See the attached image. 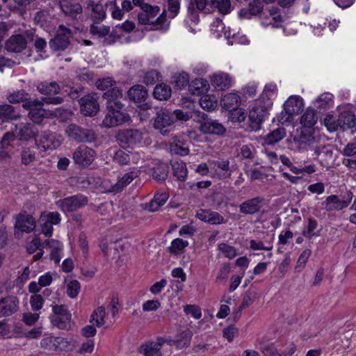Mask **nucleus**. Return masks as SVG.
<instances>
[{
	"instance_id": "nucleus-1",
	"label": "nucleus",
	"mask_w": 356,
	"mask_h": 356,
	"mask_svg": "<svg viewBox=\"0 0 356 356\" xmlns=\"http://www.w3.org/2000/svg\"><path fill=\"white\" fill-rule=\"evenodd\" d=\"M192 333L186 330L179 332L175 339H165L158 338L155 342H150L142 345L140 347V353L144 356H162L161 346L168 343L170 346H175L177 348L182 349L188 347L191 343Z\"/></svg>"
},
{
	"instance_id": "nucleus-2",
	"label": "nucleus",
	"mask_w": 356,
	"mask_h": 356,
	"mask_svg": "<svg viewBox=\"0 0 356 356\" xmlns=\"http://www.w3.org/2000/svg\"><path fill=\"white\" fill-rule=\"evenodd\" d=\"M284 106V111L278 117L279 122L282 124L291 122L293 115L299 113L302 110L303 99L298 95H291L286 101Z\"/></svg>"
},
{
	"instance_id": "nucleus-3",
	"label": "nucleus",
	"mask_w": 356,
	"mask_h": 356,
	"mask_svg": "<svg viewBox=\"0 0 356 356\" xmlns=\"http://www.w3.org/2000/svg\"><path fill=\"white\" fill-rule=\"evenodd\" d=\"M62 143V136L50 131H42L35 138V145L42 151L58 148Z\"/></svg>"
},
{
	"instance_id": "nucleus-4",
	"label": "nucleus",
	"mask_w": 356,
	"mask_h": 356,
	"mask_svg": "<svg viewBox=\"0 0 356 356\" xmlns=\"http://www.w3.org/2000/svg\"><path fill=\"white\" fill-rule=\"evenodd\" d=\"M41 347L51 351L70 350L72 346L70 341L62 337L45 334L40 341Z\"/></svg>"
},
{
	"instance_id": "nucleus-5",
	"label": "nucleus",
	"mask_w": 356,
	"mask_h": 356,
	"mask_svg": "<svg viewBox=\"0 0 356 356\" xmlns=\"http://www.w3.org/2000/svg\"><path fill=\"white\" fill-rule=\"evenodd\" d=\"M37 90L42 95L48 96L43 99L47 104H60L63 102V99L60 97H51L58 94L60 90L56 82H40L37 85Z\"/></svg>"
},
{
	"instance_id": "nucleus-6",
	"label": "nucleus",
	"mask_w": 356,
	"mask_h": 356,
	"mask_svg": "<svg viewBox=\"0 0 356 356\" xmlns=\"http://www.w3.org/2000/svg\"><path fill=\"white\" fill-rule=\"evenodd\" d=\"M352 198L351 193H349L346 196L331 195L325 199L322 202V206L327 211H339L348 207Z\"/></svg>"
},
{
	"instance_id": "nucleus-7",
	"label": "nucleus",
	"mask_w": 356,
	"mask_h": 356,
	"mask_svg": "<svg viewBox=\"0 0 356 356\" xmlns=\"http://www.w3.org/2000/svg\"><path fill=\"white\" fill-rule=\"evenodd\" d=\"M88 202L87 197L78 194L59 200L56 202V204L63 212H72L84 207L88 204Z\"/></svg>"
},
{
	"instance_id": "nucleus-8",
	"label": "nucleus",
	"mask_w": 356,
	"mask_h": 356,
	"mask_svg": "<svg viewBox=\"0 0 356 356\" xmlns=\"http://www.w3.org/2000/svg\"><path fill=\"white\" fill-rule=\"evenodd\" d=\"M54 315L51 322L54 326L59 329L70 330L71 328V314L65 305H56L53 307Z\"/></svg>"
},
{
	"instance_id": "nucleus-9",
	"label": "nucleus",
	"mask_w": 356,
	"mask_h": 356,
	"mask_svg": "<svg viewBox=\"0 0 356 356\" xmlns=\"http://www.w3.org/2000/svg\"><path fill=\"white\" fill-rule=\"evenodd\" d=\"M65 132L68 137L72 138L77 142L92 143L96 139V136L93 131L83 129L74 124L68 125Z\"/></svg>"
},
{
	"instance_id": "nucleus-10",
	"label": "nucleus",
	"mask_w": 356,
	"mask_h": 356,
	"mask_svg": "<svg viewBox=\"0 0 356 356\" xmlns=\"http://www.w3.org/2000/svg\"><path fill=\"white\" fill-rule=\"evenodd\" d=\"M175 122L172 113L166 108L159 109L156 115L154 121V127L159 130L163 135L169 133L168 127H171Z\"/></svg>"
},
{
	"instance_id": "nucleus-11",
	"label": "nucleus",
	"mask_w": 356,
	"mask_h": 356,
	"mask_svg": "<svg viewBox=\"0 0 356 356\" xmlns=\"http://www.w3.org/2000/svg\"><path fill=\"white\" fill-rule=\"evenodd\" d=\"M60 220V216L58 212H42L39 219L42 232L47 237L51 236L54 231L53 226L58 225Z\"/></svg>"
},
{
	"instance_id": "nucleus-12",
	"label": "nucleus",
	"mask_w": 356,
	"mask_h": 356,
	"mask_svg": "<svg viewBox=\"0 0 356 356\" xmlns=\"http://www.w3.org/2000/svg\"><path fill=\"white\" fill-rule=\"evenodd\" d=\"M262 99H256L249 113V120L252 123V128L257 129L268 115L271 107H266Z\"/></svg>"
},
{
	"instance_id": "nucleus-13",
	"label": "nucleus",
	"mask_w": 356,
	"mask_h": 356,
	"mask_svg": "<svg viewBox=\"0 0 356 356\" xmlns=\"http://www.w3.org/2000/svg\"><path fill=\"white\" fill-rule=\"evenodd\" d=\"M108 113L105 116L103 124L107 127H113L120 125L130 120V116L122 111V108H117V107L107 108Z\"/></svg>"
},
{
	"instance_id": "nucleus-14",
	"label": "nucleus",
	"mask_w": 356,
	"mask_h": 356,
	"mask_svg": "<svg viewBox=\"0 0 356 356\" xmlns=\"http://www.w3.org/2000/svg\"><path fill=\"white\" fill-rule=\"evenodd\" d=\"M211 164V177L219 180H226L231 177L232 171L228 160L213 161Z\"/></svg>"
},
{
	"instance_id": "nucleus-15",
	"label": "nucleus",
	"mask_w": 356,
	"mask_h": 356,
	"mask_svg": "<svg viewBox=\"0 0 356 356\" xmlns=\"http://www.w3.org/2000/svg\"><path fill=\"white\" fill-rule=\"evenodd\" d=\"M97 98L96 94L92 93L80 99L81 112L83 115L93 116L97 113L99 109Z\"/></svg>"
},
{
	"instance_id": "nucleus-16",
	"label": "nucleus",
	"mask_w": 356,
	"mask_h": 356,
	"mask_svg": "<svg viewBox=\"0 0 356 356\" xmlns=\"http://www.w3.org/2000/svg\"><path fill=\"white\" fill-rule=\"evenodd\" d=\"M43 102L38 99L27 101L23 104V107L29 110V117L34 122L39 124L46 115L45 111L42 108Z\"/></svg>"
},
{
	"instance_id": "nucleus-17",
	"label": "nucleus",
	"mask_w": 356,
	"mask_h": 356,
	"mask_svg": "<svg viewBox=\"0 0 356 356\" xmlns=\"http://www.w3.org/2000/svg\"><path fill=\"white\" fill-rule=\"evenodd\" d=\"M96 156L92 149L86 146H79L73 154V159L76 164L88 166L92 163Z\"/></svg>"
},
{
	"instance_id": "nucleus-18",
	"label": "nucleus",
	"mask_w": 356,
	"mask_h": 356,
	"mask_svg": "<svg viewBox=\"0 0 356 356\" xmlns=\"http://www.w3.org/2000/svg\"><path fill=\"white\" fill-rule=\"evenodd\" d=\"M118 140L121 143L139 146L143 144V133L138 129L120 131L118 134Z\"/></svg>"
},
{
	"instance_id": "nucleus-19",
	"label": "nucleus",
	"mask_w": 356,
	"mask_h": 356,
	"mask_svg": "<svg viewBox=\"0 0 356 356\" xmlns=\"http://www.w3.org/2000/svg\"><path fill=\"white\" fill-rule=\"evenodd\" d=\"M343 156L348 158L342 159V164L348 170L353 172L356 170V138L349 142L341 152Z\"/></svg>"
},
{
	"instance_id": "nucleus-20",
	"label": "nucleus",
	"mask_w": 356,
	"mask_h": 356,
	"mask_svg": "<svg viewBox=\"0 0 356 356\" xmlns=\"http://www.w3.org/2000/svg\"><path fill=\"white\" fill-rule=\"evenodd\" d=\"M36 225L34 218L26 213H19L15 216V228L22 232L30 233L33 232Z\"/></svg>"
},
{
	"instance_id": "nucleus-21",
	"label": "nucleus",
	"mask_w": 356,
	"mask_h": 356,
	"mask_svg": "<svg viewBox=\"0 0 356 356\" xmlns=\"http://www.w3.org/2000/svg\"><path fill=\"white\" fill-rule=\"evenodd\" d=\"M16 138L19 140L27 141L35 138L38 133V129L31 123H20L14 126Z\"/></svg>"
},
{
	"instance_id": "nucleus-22",
	"label": "nucleus",
	"mask_w": 356,
	"mask_h": 356,
	"mask_svg": "<svg viewBox=\"0 0 356 356\" xmlns=\"http://www.w3.org/2000/svg\"><path fill=\"white\" fill-rule=\"evenodd\" d=\"M200 131L204 134L222 135L225 131L224 126L216 120L203 118L200 122Z\"/></svg>"
},
{
	"instance_id": "nucleus-23",
	"label": "nucleus",
	"mask_w": 356,
	"mask_h": 356,
	"mask_svg": "<svg viewBox=\"0 0 356 356\" xmlns=\"http://www.w3.org/2000/svg\"><path fill=\"white\" fill-rule=\"evenodd\" d=\"M143 13H140L138 15V22L141 24H154V19L159 13V6H152L149 4L143 6Z\"/></svg>"
},
{
	"instance_id": "nucleus-24",
	"label": "nucleus",
	"mask_w": 356,
	"mask_h": 356,
	"mask_svg": "<svg viewBox=\"0 0 356 356\" xmlns=\"http://www.w3.org/2000/svg\"><path fill=\"white\" fill-rule=\"evenodd\" d=\"M264 199L261 197H257L245 201L239 205L240 212L245 214H254L258 212L263 204Z\"/></svg>"
},
{
	"instance_id": "nucleus-25",
	"label": "nucleus",
	"mask_w": 356,
	"mask_h": 356,
	"mask_svg": "<svg viewBox=\"0 0 356 356\" xmlns=\"http://www.w3.org/2000/svg\"><path fill=\"white\" fill-rule=\"evenodd\" d=\"M104 98L106 99L107 108L117 107V108H122L123 104L120 99L122 97V90L118 88H113L104 94Z\"/></svg>"
},
{
	"instance_id": "nucleus-26",
	"label": "nucleus",
	"mask_w": 356,
	"mask_h": 356,
	"mask_svg": "<svg viewBox=\"0 0 356 356\" xmlns=\"http://www.w3.org/2000/svg\"><path fill=\"white\" fill-rule=\"evenodd\" d=\"M138 177V172L134 171L129 172L120 178L115 184L107 189L108 193H117L121 192L135 178Z\"/></svg>"
},
{
	"instance_id": "nucleus-27",
	"label": "nucleus",
	"mask_w": 356,
	"mask_h": 356,
	"mask_svg": "<svg viewBox=\"0 0 356 356\" xmlns=\"http://www.w3.org/2000/svg\"><path fill=\"white\" fill-rule=\"evenodd\" d=\"M26 47V38L21 34L12 35L6 42V49L11 52H21Z\"/></svg>"
},
{
	"instance_id": "nucleus-28",
	"label": "nucleus",
	"mask_w": 356,
	"mask_h": 356,
	"mask_svg": "<svg viewBox=\"0 0 356 356\" xmlns=\"http://www.w3.org/2000/svg\"><path fill=\"white\" fill-rule=\"evenodd\" d=\"M200 220L211 225H220L225 222L224 218L218 212L209 210H200L196 214Z\"/></svg>"
},
{
	"instance_id": "nucleus-29",
	"label": "nucleus",
	"mask_w": 356,
	"mask_h": 356,
	"mask_svg": "<svg viewBox=\"0 0 356 356\" xmlns=\"http://www.w3.org/2000/svg\"><path fill=\"white\" fill-rule=\"evenodd\" d=\"M211 82L214 87L225 90L232 86L233 79L228 74L220 72L212 76Z\"/></svg>"
},
{
	"instance_id": "nucleus-30",
	"label": "nucleus",
	"mask_w": 356,
	"mask_h": 356,
	"mask_svg": "<svg viewBox=\"0 0 356 356\" xmlns=\"http://www.w3.org/2000/svg\"><path fill=\"white\" fill-rule=\"evenodd\" d=\"M277 94V87L275 83L266 84L264 89L258 99H262L266 107H272L273 99H275Z\"/></svg>"
},
{
	"instance_id": "nucleus-31",
	"label": "nucleus",
	"mask_w": 356,
	"mask_h": 356,
	"mask_svg": "<svg viewBox=\"0 0 356 356\" xmlns=\"http://www.w3.org/2000/svg\"><path fill=\"white\" fill-rule=\"evenodd\" d=\"M38 159V153L33 147H23L20 151V162L22 165H33Z\"/></svg>"
},
{
	"instance_id": "nucleus-32",
	"label": "nucleus",
	"mask_w": 356,
	"mask_h": 356,
	"mask_svg": "<svg viewBox=\"0 0 356 356\" xmlns=\"http://www.w3.org/2000/svg\"><path fill=\"white\" fill-rule=\"evenodd\" d=\"M338 125L339 129L345 131L355 126L356 116L350 111H343L338 117Z\"/></svg>"
},
{
	"instance_id": "nucleus-33",
	"label": "nucleus",
	"mask_w": 356,
	"mask_h": 356,
	"mask_svg": "<svg viewBox=\"0 0 356 356\" xmlns=\"http://www.w3.org/2000/svg\"><path fill=\"white\" fill-rule=\"evenodd\" d=\"M170 151L172 154L186 156L189 153V149L186 143L181 136H175L170 144Z\"/></svg>"
},
{
	"instance_id": "nucleus-34",
	"label": "nucleus",
	"mask_w": 356,
	"mask_h": 356,
	"mask_svg": "<svg viewBox=\"0 0 356 356\" xmlns=\"http://www.w3.org/2000/svg\"><path fill=\"white\" fill-rule=\"evenodd\" d=\"M240 96L236 92H230L225 95L221 100V106L226 110H234L240 105Z\"/></svg>"
},
{
	"instance_id": "nucleus-35",
	"label": "nucleus",
	"mask_w": 356,
	"mask_h": 356,
	"mask_svg": "<svg viewBox=\"0 0 356 356\" xmlns=\"http://www.w3.org/2000/svg\"><path fill=\"white\" fill-rule=\"evenodd\" d=\"M70 44L69 37L66 34H58L49 41L50 48L55 51H64Z\"/></svg>"
},
{
	"instance_id": "nucleus-36",
	"label": "nucleus",
	"mask_w": 356,
	"mask_h": 356,
	"mask_svg": "<svg viewBox=\"0 0 356 356\" xmlns=\"http://www.w3.org/2000/svg\"><path fill=\"white\" fill-rule=\"evenodd\" d=\"M88 8H91V17L94 21L99 22L106 18V13L102 4L90 0L88 3Z\"/></svg>"
},
{
	"instance_id": "nucleus-37",
	"label": "nucleus",
	"mask_w": 356,
	"mask_h": 356,
	"mask_svg": "<svg viewBox=\"0 0 356 356\" xmlns=\"http://www.w3.org/2000/svg\"><path fill=\"white\" fill-rule=\"evenodd\" d=\"M168 197V194L166 193H158L146 205L145 209L151 212L156 211L166 202Z\"/></svg>"
},
{
	"instance_id": "nucleus-38",
	"label": "nucleus",
	"mask_w": 356,
	"mask_h": 356,
	"mask_svg": "<svg viewBox=\"0 0 356 356\" xmlns=\"http://www.w3.org/2000/svg\"><path fill=\"white\" fill-rule=\"evenodd\" d=\"M127 95L131 100L135 102H140L146 98L147 91L144 86L136 85L129 90Z\"/></svg>"
},
{
	"instance_id": "nucleus-39",
	"label": "nucleus",
	"mask_w": 356,
	"mask_h": 356,
	"mask_svg": "<svg viewBox=\"0 0 356 356\" xmlns=\"http://www.w3.org/2000/svg\"><path fill=\"white\" fill-rule=\"evenodd\" d=\"M263 10V6L259 0H253L249 3L248 9H241L239 15L245 18H250L252 15L259 14Z\"/></svg>"
},
{
	"instance_id": "nucleus-40",
	"label": "nucleus",
	"mask_w": 356,
	"mask_h": 356,
	"mask_svg": "<svg viewBox=\"0 0 356 356\" xmlns=\"http://www.w3.org/2000/svg\"><path fill=\"white\" fill-rule=\"evenodd\" d=\"M171 88L165 83L157 84L154 90L153 96L159 100H167L171 97Z\"/></svg>"
},
{
	"instance_id": "nucleus-41",
	"label": "nucleus",
	"mask_w": 356,
	"mask_h": 356,
	"mask_svg": "<svg viewBox=\"0 0 356 356\" xmlns=\"http://www.w3.org/2000/svg\"><path fill=\"white\" fill-rule=\"evenodd\" d=\"M1 316H9L16 312L17 304L15 298H8L1 300Z\"/></svg>"
},
{
	"instance_id": "nucleus-42",
	"label": "nucleus",
	"mask_w": 356,
	"mask_h": 356,
	"mask_svg": "<svg viewBox=\"0 0 356 356\" xmlns=\"http://www.w3.org/2000/svg\"><path fill=\"white\" fill-rule=\"evenodd\" d=\"M19 118L20 115L15 111L13 106L9 104L0 106V119L3 121L17 120Z\"/></svg>"
},
{
	"instance_id": "nucleus-43",
	"label": "nucleus",
	"mask_w": 356,
	"mask_h": 356,
	"mask_svg": "<svg viewBox=\"0 0 356 356\" xmlns=\"http://www.w3.org/2000/svg\"><path fill=\"white\" fill-rule=\"evenodd\" d=\"M209 87L207 81L202 78L194 79L188 85L189 90L193 95H200L207 91Z\"/></svg>"
},
{
	"instance_id": "nucleus-44",
	"label": "nucleus",
	"mask_w": 356,
	"mask_h": 356,
	"mask_svg": "<svg viewBox=\"0 0 356 356\" xmlns=\"http://www.w3.org/2000/svg\"><path fill=\"white\" fill-rule=\"evenodd\" d=\"M60 8L66 15L74 19L82 13V6L79 3H60Z\"/></svg>"
},
{
	"instance_id": "nucleus-45",
	"label": "nucleus",
	"mask_w": 356,
	"mask_h": 356,
	"mask_svg": "<svg viewBox=\"0 0 356 356\" xmlns=\"http://www.w3.org/2000/svg\"><path fill=\"white\" fill-rule=\"evenodd\" d=\"M318 120L316 111L313 108H308L300 119V123L304 127H312Z\"/></svg>"
},
{
	"instance_id": "nucleus-46",
	"label": "nucleus",
	"mask_w": 356,
	"mask_h": 356,
	"mask_svg": "<svg viewBox=\"0 0 356 356\" xmlns=\"http://www.w3.org/2000/svg\"><path fill=\"white\" fill-rule=\"evenodd\" d=\"M171 165L174 175L177 178V179L184 181L188 174L186 163L181 161H175Z\"/></svg>"
},
{
	"instance_id": "nucleus-47",
	"label": "nucleus",
	"mask_w": 356,
	"mask_h": 356,
	"mask_svg": "<svg viewBox=\"0 0 356 356\" xmlns=\"http://www.w3.org/2000/svg\"><path fill=\"white\" fill-rule=\"evenodd\" d=\"M200 106L207 111L214 110L218 105L217 98L213 95H204L200 99Z\"/></svg>"
},
{
	"instance_id": "nucleus-48",
	"label": "nucleus",
	"mask_w": 356,
	"mask_h": 356,
	"mask_svg": "<svg viewBox=\"0 0 356 356\" xmlns=\"http://www.w3.org/2000/svg\"><path fill=\"white\" fill-rule=\"evenodd\" d=\"M106 315L104 307H99L91 314L90 323L95 325L97 327H101L104 325V317Z\"/></svg>"
},
{
	"instance_id": "nucleus-49",
	"label": "nucleus",
	"mask_w": 356,
	"mask_h": 356,
	"mask_svg": "<svg viewBox=\"0 0 356 356\" xmlns=\"http://www.w3.org/2000/svg\"><path fill=\"white\" fill-rule=\"evenodd\" d=\"M314 153L317 156H321V160L328 164L333 161V152L329 146H318L315 147Z\"/></svg>"
},
{
	"instance_id": "nucleus-50",
	"label": "nucleus",
	"mask_w": 356,
	"mask_h": 356,
	"mask_svg": "<svg viewBox=\"0 0 356 356\" xmlns=\"http://www.w3.org/2000/svg\"><path fill=\"white\" fill-rule=\"evenodd\" d=\"M210 4L212 7L217 8L218 12L222 15L228 14L232 10L229 0H210Z\"/></svg>"
},
{
	"instance_id": "nucleus-51",
	"label": "nucleus",
	"mask_w": 356,
	"mask_h": 356,
	"mask_svg": "<svg viewBox=\"0 0 356 356\" xmlns=\"http://www.w3.org/2000/svg\"><path fill=\"white\" fill-rule=\"evenodd\" d=\"M286 132L284 129L278 128L269 133L265 138V142L267 144H274L280 141L284 136Z\"/></svg>"
},
{
	"instance_id": "nucleus-52",
	"label": "nucleus",
	"mask_w": 356,
	"mask_h": 356,
	"mask_svg": "<svg viewBox=\"0 0 356 356\" xmlns=\"http://www.w3.org/2000/svg\"><path fill=\"white\" fill-rule=\"evenodd\" d=\"M109 7V12L113 19L122 20L124 17V13L122 8L119 7L116 0H112L106 4Z\"/></svg>"
},
{
	"instance_id": "nucleus-53",
	"label": "nucleus",
	"mask_w": 356,
	"mask_h": 356,
	"mask_svg": "<svg viewBox=\"0 0 356 356\" xmlns=\"http://www.w3.org/2000/svg\"><path fill=\"white\" fill-rule=\"evenodd\" d=\"M188 242L182 238H175L174 239L169 247V251L172 254H179L188 245Z\"/></svg>"
},
{
	"instance_id": "nucleus-54",
	"label": "nucleus",
	"mask_w": 356,
	"mask_h": 356,
	"mask_svg": "<svg viewBox=\"0 0 356 356\" xmlns=\"http://www.w3.org/2000/svg\"><path fill=\"white\" fill-rule=\"evenodd\" d=\"M29 95L24 90H18L10 94L8 97L9 102L13 104H17L19 102H26L27 101H32L29 97Z\"/></svg>"
},
{
	"instance_id": "nucleus-55",
	"label": "nucleus",
	"mask_w": 356,
	"mask_h": 356,
	"mask_svg": "<svg viewBox=\"0 0 356 356\" xmlns=\"http://www.w3.org/2000/svg\"><path fill=\"white\" fill-rule=\"evenodd\" d=\"M129 149L126 148H121L118 149L115 155L114 160L122 165H127L131 163V158L129 157Z\"/></svg>"
},
{
	"instance_id": "nucleus-56",
	"label": "nucleus",
	"mask_w": 356,
	"mask_h": 356,
	"mask_svg": "<svg viewBox=\"0 0 356 356\" xmlns=\"http://www.w3.org/2000/svg\"><path fill=\"white\" fill-rule=\"evenodd\" d=\"M90 32L92 35L97 38H103L109 34L110 27L103 24H95L90 26Z\"/></svg>"
},
{
	"instance_id": "nucleus-57",
	"label": "nucleus",
	"mask_w": 356,
	"mask_h": 356,
	"mask_svg": "<svg viewBox=\"0 0 356 356\" xmlns=\"http://www.w3.org/2000/svg\"><path fill=\"white\" fill-rule=\"evenodd\" d=\"M168 175V168L165 164H160L153 169L152 177L156 181H164Z\"/></svg>"
},
{
	"instance_id": "nucleus-58",
	"label": "nucleus",
	"mask_w": 356,
	"mask_h": 356,
	"mask_svg": "<svg viewBox=\"0 0 356 356\" xmlns=\"http://www.w3.org/2000/svg\"><path fill=\"white\" fill-rule=\"evenodd\" d=\"M217 250L220 251L225 257L232 259L237 255V252L234 246L229 245L225 243H220L218 245Z\"/></svg>"
},
{
	"instance_id": "nucleus-59",
	"label": "nucleus",
	"mask_w": 356,
	"mask_h": 356,
	"mask_svg": "<svg viewBox=\"0 0 356 356\" xmlns=\"http://www.w3.org/2000/svg\"><path fill=\"white\" fill-rule=\"evenodd\" d=\"M311 254L312 251L309 249H305L302 252L295 266L296 272H300L305 268Z\"/></svg>"
},
{
	"instance_id": "nucleus-60",
	"label": "nucleus",
	"mask_w": 356,
	"mask_h": 356,
	"mask_svg": "<svg viewBox=\"0 0 356 356\" xmlns=\"http://www.w3.org/2000/svg\"><path fill=\"white\" fill-rule=\"evenodd\" d=\"M333 95L330 92H324L316 99V104L320 108L329 106L332 103Z\"/></svg>"
},
{
	"instance_id": "nucleus-61",
	"label": "nucleus",
	"mask_w": 356,
	"mask_h": 356,
	"mask_svg": "<svg viewBox=\"0 0 356 356\" xmlns=\"http://www.w3.org/2000/svg\"><path fill=\"white\" fill-rule=\"evenodd\" d=\"M95 348V341L94 339H87L80 345L79 348L76 350L77 353L80 355L91 354Z\"/></svg>"
},
{
	"instance_id": "nucleus-62",
	"label": "nucleus",
	"mask_w": 356,
	"mask_h": 356,
	"mask_svg": "<svg viewBox=\"0 0 356 356\" xmlns=\"http://www.w3.org/2000/svg\"><path fill=\"white\" fill-rule=\"evenodd\" d=\"M273 248V242L268 241L266 243V245H264V243L261 241H255V240H251L250 241V248L253 250H266V251H270Z\"/></svg>"
},
{
	"instance_id": "nucleus-63",
	"label": "nucleus",
	"mask_w": 356,
	"mask_h": 356,
	"mask_svg": "<svg viewBox=\"0 0 356 356\" xmlns=\"http://www.w3.org/2000/svg\"><path fill=\"white\" fill-rule=\"evenodd\" d=\"M260 350L264 356H282V355L277 352L273 343H261Z\"/></svg>"
},
{
	"instance_id": "nucleus-64",
	"label": "nucleus",
	"mask_w": 356,
	"mask_h": 356,
	"mask_svg": "<svg viewBox=\"0 0 356 356\" xmlns=\"http://www.w3.org/2000/svg\"><path fill=\"white\" fill-rule=\"evenodd\" d=\"M189 75L186 72H181L175 76V86L179 89L188 85Z\"/></svg>"
}]
</instances>
